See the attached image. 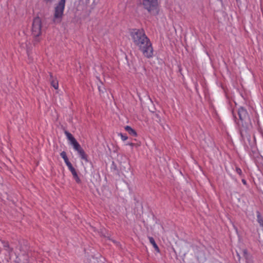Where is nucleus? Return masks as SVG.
Listing matches in <instances>:
<instances>
[{"instance_id":"obj_1","label":"nucleus","mask_w":263,"mask_h":263,"mask_svg":"<svg viewBox=\"0 0 263 263\" xmlns=\"http://www.w3.org/2000/svg\"><path fill=\"white\" fill-rule=\"evenodd\" d=\"M129 34L134 44L138 46L143 55L147 58L152 57L153 55L152 45L144 30L142 29H132Z\"/></svg>"},{"instance_id":"obj_2","label":"nucleus","mask_w":263,"mask_h":263,"mask_svg":"<svg viewBox=\"0 0 263 263\" xmlns=\"http://www.w3.org/2000/svg\"><path fill=\"white\" fill-rule=\"evenodd\" d=\"M65 134L67 138L70 142V144L73 146V147L74 149V150L78 152L81 158L82 159L86 160L87 157L84 151L81 148L80 145L77 141L75 138L73 137L72 134L67 131L65 132Z\"/></svg>"},{"instance_id":"obj_3","label":"nucleus","mask_w":263,"mask_h":263,"mask_svg":"<svg viewBox=\"0 0 263 263\" xmlns=\"http://www.w3.org/2000/svg\"><path fill=\"white\" fill-rule=\"evenodd\" d=\"M65 0H60L54 9L53 21L57 24L61 22L65 6Z\"/></svg>"},{"instance_id":"obj_4","label":"nucleus","mask_w":263,"mask_h":263,"mask_svg":"<svg viewBox=\"0 0 263 263\" xmlns=\"http://www.w3.org/2000/svg\"><path fill=\"white\" fill-rule=\"evenodd\" d=\"M60 156L61 157L64 159L65 163H66V165L67 166L68 170L70 171L71 173L73 178L74 179L76 182L77 183H81V180L79 177L76 170L75 168L72 166V164L69 162L68 157L67 156L66 153L65 152L63 151L61 153Z\"/></svg>"},{"instance_id":"obj_5","label":"nucleus","mask_w":263,"mask_h":263,"mask_svg":"<svg viewBox=\"0 0 263 263\" xmlns=\"http://www.w3.org/2000/svg\"><path fill=\"white\" fill-rule=\"evenodd\" d=\"M42 23L41 19L39 17L34 18L32 25V34L35 37H39L42 33Z\"/></svg>"},{"instance_id":"obj_6","label":"nucleus","mask_w":263,"mask_h":263,"mask_svg":"<svg viewBox=\"0 0 263 263\" xmlns=\"http://www.w3.org/2000/svg\"><path fill=\"white\" fill-rule=\"evenodd\" d=\"M142 4L144 8L146 9L148 12L152 13L154 10H156L158 6L157 0H142Z\"/></svg>"},{"instance_id":"obj_7","label":"nucleus","mask_w":263,"mask_h":263,"mask_svg":"<svg viewBox=\"0 0 263 263\" xmlns=\"http://www.w3.org/2000/svg\"><path fill=\"white\" fill-rule=\"evenodd\" d=\"M238 114L239 115V119L241 121L245 119V118L247 117L248 115L247 110L243 107H240L239 108Z\"/></svg>"},{"instance_id":"obj_8","label":"nucleus","mask_w":263,"mask_h":263,"mask_svg":"<svg viewBox=\"0 0 263 263\" xmlns=\"http://www.w3.org/2000/svg\"><path fill=\"white\" fill-rule=\"evenodd\" d=\"M50 84L56 90L59 88V83L56 78H54L52 74H50Z\"/></svg>"},{"instance_id":"obj_9","label":"nucleus","mask_w":263,"mask_h":263,"mask_svg":"<svg viewBox=\"0 0 263 263\" xmlns=\"http://www.w3.org/2000/svg\"><path fill=\"white\" fill-rule=\"evenodd\" d=\"M125 129L126 132H127L129 134L133 135V136H136L137 133L136 131L133 129L130 126H126L125 127Z\"/></svg>"},{"instance_id":"obj_10","label":"nucleus","mask_w":263,"mask_h":263,"mask_svg":"<svg viewBox=\"0 0 263 263\" xmlns=\"http://www.w3.org/2000/svg\"><path fill=\"white\" fill-rule=\"evenodd\" d=\"M148 239L149 240L150 243L153 245V247L158 252H159V249L156 244L154 239L152 237H148Z\"/></svg>"},{"instance_id":"obj_11","label":"nucleus","mask_w":263,"mask_h":263,"mask_svg":"<svg viewBox=\"0 0 263 263\" xmlns=\"http://www.w3.org/2000/svg\"><path fill=\"white\" fill-rule=\"evenodd\" d=\"M20 46L24 49H26L27 51H28V44L27 43V41H21L20 42Z\"/></svg>"},{"instance_id":"obj_12","label":"nucleus","mask_w":263,"mask_h":263,"mask_svg":"<svg viewBox=\"0 0 263 263\" xmlns=\"http://www.w3.org/2000/svg\"><path fill=\"white\" fill-rule=\"evenodd\" d=\"M119 136H120L121 137V139L123 140V141H125L127 139L128 137L126 135H124L122 133H120L118 134Z\"/></svg>"},{"instance_id":"obj_13","label":"nucleus","mask_w":263,"mask_h":263,"mask_svg":"<svg viewBox=\"0 0 263 263\" xmlns=\"http://www.w3.org/2000/svg\"><path fill=\"white\" fill-rule=\"evenodd\" d=\"M235 171H236V172L238 174H239L240 176H241L242 175V171L240 168L236 167Z\"/></svg>"},{"instance_id":"obj_14","label":"nucleus","mask_w":263,"mask_h":263,"mask_svg":"<svg viewBox=\"0 0 263 263\" xmlns=\"http://www.w3.org/2000/svg\"><path fill=\"white\" fill-rule=\"evenodd\" d=\"M258 221L259 224L263 227V218H258Z\"/></svg>"},{"instance_id":"obj_15","label":"nucleus","mask_w":263,"mask_h":263,"mask_svg":"<svg viewBox=\"0 0 263 263\" xmlns=\"http://www.w3.org/2000/svg\"><path fill=\"white\" fill-rule=\"evenodd\" d=\"M127 145H130V146L133 147L134 145V144L133 143H128L127 144Z\"/></svg>"},{"instance_id":"obj_16","label":"nucleus","mask_w":263,"mask_h":263,"mask_svg":"<svg viewBox=\"0 0 263 263\" xmlns=\"http://www.w3.org/2000/svg\"><path fill=\"white\" fill-rule=\"evenodd\" d=\"M242 183H243L244 184H246V183H247V182H246V181L245 179H242Z\"/></svg>"},{"instance_id":"obj_17","label":"nucleus","mask_w":263,"mask_h":263,"mask_svg":"<svg viewBox=\"0 0 263 263\" xmlns=\"http://www.w3.org/2000/svg\"><path fill=\"white\" fill-rule=\"evenodd\" d=\"M243 253H244L245 254H247V250H243Z\"/></svg>"},{"instance_id":"obj_18","label":"nucleus","mask_w":263,"mask_h":263,"mask_svg":"<svg viewBox=\"0 0 263 263\" xmlns=\"http://www.w3.org/2000/svg\"><path fill=\"white\" fill-rule=\"evenodd\" d=\"M45 1H46L47 2H50L52 1V0H45Z\"/></svg>"}]
</instances>
